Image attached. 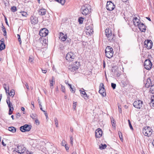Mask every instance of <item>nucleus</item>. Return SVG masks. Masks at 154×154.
Listing matches in <instances>:
<instances>
[{"instance_id":"nucleus-1","label":"nucleus","mask_w":154,"mask_h":154,"mask_svg":"<svg viewBox=\"0 0 154 154\" xmlns=\"http://www.w3.org/2000/svg\"><path fill=\"white\" fill-rule=\"evenodd\" d=\"M105 34L110 42H113L115 40V35L112 33V31L109 28L105 30Z\"/></svg>"},{"instance_id":"nucleus-2","label":"nucleus","mask_w":154,"mask_h":154,"mask_svg":"<svg viewBox=\"0 0 154 154\" xmlns=\"http://www.w3.org/2000/svg\"><path fill=\"white\" fill-rule=\"evenodd\" d=\"M113 49L110 46H107L105 50L106 56L108 58H110L113 55Z\"/></svg>"},{"instance_id":"nucleus-3","label":"nucleus","mask_w":154,"mask_h":154,"mask_svg":"<svg viewBox=\"0 0 154 154\" xmlns=\"http://www.w3.org/2000/svg\"><path fill=\"white\" fill-rule=\"evenodd\" d=\"M152 129L149 127H147L143 129V134L146 136L149 137L152 134Z\"/></svg>"},{"instance_id":"nucleus-4","label":"nucleus","mask_w":154,"mask_h":154,"mask_svg":"<svg viewBox=\"0 0 154 154\" xmlns=\"http://www.w3.org/2000/svg\"><path fill=\"white\" fill-rule=\"evenodd\" d=\"M79 63L76 61L75 63L69 65V66L68 69L70 71L74 72L79 68Z\"/></svg>"},{"instance_id":"nucleus-5","label":"nucleus","mask_w":154,"mask_h":154,"mask_svg":"<svg viewBox=\"0 0 154 154\" xmlns=\"http://www.w3.org/2000/svg\"><path fill=\"white\" fill-rule=\"evenodd\" d=\"M26 150V148L23 146L18 144L17 148H15L13 151H15L16 152L21 154L24 153Z\"/></svg>"},{"instance_id":"nucleus-6","label":"nucleus","mask_w":154,"mask_h":154,"mask_svg":"<svg viewBox=\"0 0 154 154\" xmlns=\"http://www.w3.org/2000/svg\"><path fill=\"white\" fill-rule=\"evenodd\" d=\"M90 6L88 5H83L82 7L81 10L83 14L86 15L88 14L89 10L88 8Z\"/></svg>"},{"instance_id":"nucleus-7","label":"nucleus","mask_w":154,"mask_h":154,"mask_svg":"<svg viewBox=\"0 0 154 154\" xmlns=\"http://www.w3.org/2000/svg\"><path fill=\"white\" fill-rule=\"evenodd\" d=\"M114 4L111 1H108L106 6L107 9L109 11H112L115 8Z\"/></svg>"},{"instance_id":"nucleus-8","label":"nucleus","mask_w":154,"mask_h":154,"mask_svg":"<svg viewBox=\"0 0 154 154\" xmlns=\"http://www.w3.org/2000/svg\"><path fill=\"white\" fill-rule=\"evenodd\" d=\"M143 104V101L140 100L135 101L133 103V105L135 108L139 109L142 107Z\"/></svg>"},{"instance_id":"nucleus-9","label":"nucleus","mask_w":154,"mask_h":154,"mask_svg":"<svg viewBox=\"0 0 154 154\" xmlns=\"http://www.w3.org/2000/svg\"><path fill=\"white\" fill-rule=\"evenodd\" d=\"M152 64L149 60H146L144 63V68L147 70L150 69L152 67Z\"/></svg>"},{"instance_id":"nucleus-10","label":"nucleus","mask_w":154,"mask_h":154,"mask_svg":"<svg viewBox=\"0 0 154 154\" xmlns=\"http://www.w3.org/2000/svg\"><path fill=\"white\" fill-rule=\"evenodd\" d=\"M75 57V55L71 52H68L66 57V60L70 61H73Z\"/></svg>"},{"instance_id":"nucleus-11","label":"nucleus","mask_w":154,"mask_h":154,"mask_svg":"<svg viewBox=\"0 0 154 154\" xmlns=\"http://www.w3.org/2000/svg\"><path fill=\"white\" fill-rule=\"evenodd\" d=\"M31 126L30 125L26 124L23 126H21L20 127V130L22 132L28 131L31 129Z\"/></svg>"},{"instance_id":"nucleus-12","label":"nucleus","mask_w":154,"mask_h":154,"mask_svg":"<svg viewBox=\"0 0 154 154\" xmlns=\"http://www.w3.org/2000/svg\"><path fill=\"white\" fill-rule=\"evenodd\" d=\"M99 92L103 96H106L105 90L104 88V85L103 83H101L100 84Z\"/></svg>"},{"instance_id":"nucleus-13","label":"nucleus","mask_w":154,"mask_h":154,"mask_svg":"<svg viewBox=\"0 0 154 154\" xmlns=\"http://www.w3.org/2000/svg\"><path fill=\"white\" fill-rule=\"evenodd\" d=\"M144 46L147 49H151L152 46V42L150 40H147L144 42Z\"/></svg>"},{"instance_id":"nucleus-14","label":"nucleus","mask_w":154,"mask_h":154,"mask_svg":"<svg viewBox=\"0 0 154 154\" xmlns=\"http://www.w3.org/2000/svg\"><path fill=\"white\" fill-rule=\"evenodd\" d=\"M48 30L46 28H43L41 29L39 32V35L42 37H45L48 34Z\"/></svg>"},{"instance_id":"nucleus-15","label":"nucleus","mask_w":154,"mask_h":154,"mask_svg":"<svg viewBox=\"0 0 154 154\" xmlns=\"http://www.w3.org/2000/svg\"><path fill=\"white\" fill-rule=\"evenodd\" d=\"M102 131L101 129L98 128L95 131V136L96 137L99 138L102 134Z\"/></svg>"},{"instance_id":"nucleus-16","label":"nucleus","mask_w":154,"mask_h":154,"mask_svg":"<svg viewBox=\"0 0 154 154\" xmlns=\"http://www.w3.org/2000/svg\"><path fill=\"white\" fill-rule=\"evenodd\" d=\"M30 21L32 24L35 25L38 22V19L35 16H31L30 17Z\"/></svg>"},{"instance_id":"nucleus-17","label":"nucleus","mask_w":154,"mask_h":154,"mask_svg":"<svg viewBox=\"0 0 154 154\" xmlns=\"http://www.w3.org/2000/svg\"><path fill=\"white\" fill-rule=\"evenodd\" d=\"M6 103L8 105V107L9 108V109H14V107L12 103H11L10 100V98L9 97H8L7 98L6 100Z\"/></svg>"},{"instance_id":"nucleus-18","label":"nucleus","mask_w":154,"mask_h":154,"mask_svg":"<svg viewBox=\"0 0 154 154\" xmlns=\"http://www.w3.org/2000/svg\"><path fill=\"white\" fill-rule=\"evenodd\" d=\"M138 27L141 32H145L146 30V26L143 23H141L138 26Z\"/></svg>"},{"instance_id":"nucleus-19","label":"nucleus","mask_w":154,"mask_h":154,"mask_svg":"<svg viewBox=\"0 0 154 154\" xmlns=\"http://www.w3.org/2000/svg\"><path fill=\"white\" fill-rule=\"evenodd\" d=\"M39 15L42 16L45 15L46 13V10L45 9H41L38 11Z\"/></svg>"},{"instance_id":"nucleus-20","label":"nucleus","mask_w":154,"mask_h":154,"mask_svg":"<svg viewBox=\"0 0 154 154\" xmlns=\"http://www.w3.org/2000/svg\"><path fill=\"white\" fill-rule=\"evenodd\" d=\"M93 26V25L92 24H91L90 25L86 26L87 30V32H88L90 34V33L92 34L93 32V31L92 29Z\"/></svg>"},{"instance_id":"nucleus-21","label":"nucleus","mask_w":154,"mask_h":154,"mask_svg":"<svg viewBox=\"0 0 154 154\" xmlns=\"http://www.w3.org/2000/svg\"><path fill=\"white\" fill-rule=\"evenodd\" d=\"M133 21L134 25L135 26H138L140 24V21L137 17H134L133 19Z\"/></svg>"},{"instance_id":"nucleus-22","label":"nucleus","mask_w":154,"mask_h":154,"mask_svg":"<svg viewBox=\"0 0 154 154\" xmlns=\"http://www.w3.org/2000/svg\"><path fill=\"white\" fill-rule=\"evenodd\" d=\"M152 85L151 80V79L149 78L146 81V83L145 84L146 87L149 88L150 86Z\"/></svg>"},{"instance_id":"nucleus-23","label":"nucleus","mask_w":154,"mask_h":154,"mask_svg":"<svg viewBox=\"0 0 154 154\" xmlns=\"http://www.w3.org/2000/svg\"><path fill=\"white\" fill-rule=\"evenodd\" d=\"M60 38H61V40L63 41H64L66 40L67 38V36L66 34L64 35L63 32H60Z\"/></svg>"},{"instance_id":"nucleus-24","label":"nucleus","mask_w":154,"mask_h":154,"mask_svg":"<svg viewBox=\"0 0 154 154\" xmlns=\"http://www.w3.org/2000/svg\"><path fill=\"white\" fill-rule=\"evenodd\" d=\"M84 91V90L83 88H81V89L80 90V93L82 94V96L84 97H88V96Z\"/></svg>"},{"instance_id":"nucleus-25","label":"nucleus","mask_w":154,"mask_h":154,"mask_svg":"<svg viewBox=\"0 0 154 154\" xmlns=\"http://www.w3.org/2000/svg\"><path fill=\"white\" fill-rule=\"evenodd\" d=\"M8 130L13 132L15 133L16 131V128L14 127H9L8 128Z\"/></svg>"},{"instance_id":"nucleus-26","label":"nucleus","mask_w":154,"mask_h":154,"mask_svg":"<svg viewBox=\"0 0 154 154\" xmlns=\"http://www.w3.org/2000/svg\"><path fill=\"white\" fill-rule=\"evenodd\" d=\"M66 84L68 85L69 87L70 88V91L74 93L75 92V89H73L72 86V85L71 84H69L68 83H66Z\"/></svg>"},{"instance_id":"nucleus-27","label":"nucleus","mask_w":154,"mask_h":154,"mask_svg":"<svg viewBox=\"0 0 154 154\" xmlns=\"http://www.w3.org/2000/svg\"><path fill=\"white\" fill-rule=\"evenodd\" d=\"M5 45L4 42L2 43L0 45V50H2L5 48Z\"/></svg>"},{"instance_id":"nucleus-28","label":"nucleus","mask_w":154,"mask_h":154,"mask_svg":"<svg viewBox=\"0 0 154 154\" xmlns=\"http://www.w3.org/2000/svg\"><path fill=\"white\" fill-rule=\"evenodd\" d=\"M30 117L34 119H36L37 118V115L35 113H32L30 115Z\"/></svg>"},{"instance_id":"nucleus-29","label":"nucleus","mask_w":154,"mask_h":154,"mask_svg":"<svg viewBox=\"0 0 154 154\" xmlns=\"http://www.w3.org/2000/svg\"><path fill=\"white\" fill-rule=\"evenodd\" d=\"M54 80V78L53 77H52V80H50V88H51V89H52L53 88V87L52 86L53 85V80Z\"/></svg>"},{"instance_id":"nucleus-30","label":"nucleus","mask_w":154,"mask_h":154,"mask_svg":"<svg viewBox=\"0 0 154 154\" xmlns=\"http://www.w3.org/2000/svg\"><path fill=\"white\" fill-rule=\"evenodd\" d=\"M15 94V92L14 90H11L10 92L9 93V95L13 97Z\"/></svg>"},{"instance_id":"nucleus-31","label":"nucleus","mask_w":154,"mask_h":154,"mask_svg":"<svg viewBox=\"0 0 154 154\" xmlns=\"http://www.w3.org/2000/svg\"><path fill=\"white\" fill-rule=\"evenodd\" d=\"M56 1L60 3L62 5H63L65 2V0H55Z\"/></svg>"},{"instance_id":"nucleus-32","label":"nucleus","mask_w":154,"mask_h":154,"mask_svg":"<svg viewBox=\"0 0 154 154\" xmlns=\"http://www.w3.org/2000/svg\"><path fill=\"white\" fill-rule=\"evenodd\" d=\"M150 90V92L152 94L154 93V85H152Z\"/></svg>"},{"instance_id":"nucleus-33","label":"nucleus","mask_w":154,"mask_h":154,"mask_svg":"<svg viewBox=\"0 0 154 154\" xmlns=\"http://www.w3.org/2000/svg\"><path fill=\"white\" fill-rule=\"evenodd\" d=\"M106 146H107L106 144H104L103 145L102 144L101 146L100 145L99 146V148L100 149H105L106 148Z\"/></svg>"},{"instance_id":"nucleus-34","label":"nucleus","mask_w":154,"mask_h":154,"mask_svg":"<svg viewBox=\"0 0 154 154\" xmlns=\"http://www.w3.org/2000/svg\"><path fill=\"white\" fill-rule=\"evenodd\" d=\"M84 19V18L82 17H79L78 19V21L79 22V23L80 24H82L83 20Z\"/></svg>"},{"instance_id":"nucleus-35","label":"nucleus","mask_w":154,"mask_h":154,"mask_svg":"<svg viewBox=\"0 0 154 154\" xmlns=\"http://www.w3.org/2000/svg\"><path fill=\"white\" fill-rule=\"evenodd\" d=\"M119 137L122 141H123L122 133L120 131L118 132Z\"/></svg>"},{"instance_id":"nucleus-36","label":"nucleus","mask_w":154,"mask_h":154,"mask_svg":"<svg viewBox=\"0 0 154 154\" xmlns=\"http://www.w3.org/2000/svg\"><path fill=\"white\" fill-rule=\"evenodd\" d=\"M111 123H112V126L115 127L116 123H115V122L114 121V120L112 118V119H111Z\"/></svg>"},{"instance_id":"nucleus-37","label":"nucleus","mask_w":154,"mask_h":154,"mask_svg":"<svg viewBox=\"0 0 154 154\" xmlns=\"http://www.w3.org/2000/svg\"><path fill=\"white\" fill-rule=\"evenodd\" d=\"M21 14L23 16L26 17L27 16L28 14H27V13L26 12H25V11L21 12Z\"/></svg>"},{"instance_id":"nucleus-38","label":"nucleus","mask_w":154,"mask_h":154,"mask_svg":"<svg viewBox=\"0 0 154 154\" xmlns=\"http://www.w3.org/2000/svg\"><path fill=\"white\" fill-rule=\"evenodd\" d=\"M61 91L63 93L65 92V88L64 86L61 85Z\"/></svg>"},{"instance_id":"nucleus-39","label":"nucleus","mask_w":154,"mask_h":154,"mask_svg":"<svg viewBox=\"0 0 154 154\" xmlns=\"http://www.w3.org/2000/svg\"><path fill=\"white\" fill-rule=\"evenodd\" d=\"M54 122H55V124L56 126V127H58V120L57 118H54Z\"/></svg>"},{"instance_id":"nucleus-40","label":"nucleus","mask_w":154,"mask_h":154,"mask_svg":"<svg viewBox=\"0 0 154 154\" xmlns=\"http://www.w3.org/2000/svg\"><path fill=\"white\" fill-rule=\"evenodd\" d=\"M11 10L12 12H15L17 11L16 7L15 6L12 7L11 8Z\"/></svg>"},{"instance_id":"nucleus-41","label":"nucleus","mask_w":154,"mask_h":154,"mask_svg":"<svg viewBox=\"0 0 154 154\" xmlns=\"http://www.w3.org/2000/svg\"><path fill=\"white\" fill-rule=\"evenodd\" d=\"M17 36L18 40L19 42L20 45H21V44L22 42L21 40L20 36V35L19 34H17Z\"/></svg>"},{"instance_id":"nucleus-42","label":"nucleus","mask_w":154,"mask_h":154,"mask_svg":"<svg viewBox=\"0 0 154 154\" xmlns=\"http://www.w3.org/2000/svg\"><path fill=\"white\" fill-rule=\"evenodd\" d=\"M115 73L116 76L117 77H118L121 74V72L120 71L118 72L117 71H116V72H115Z\"/></svg>"},{"instance_id":"nucleus-43","label":"nucleus","mask_w":154,"mask_h":154,"mask_svg":"<svg viewBox=\"0 0 154 154\" xmlns=\"http://www.w3.org/2000/svg\"><path fill=\"white\" fill-rule=\"evenodd\" d=\"M128 124H129V125L130 126V129L131 130H133V128L131 124V122H130V120H128Z\"/></svg>"},{"instance_id":"nucleus-44","label":"nucleus","mask_w":154,"mask_h":154,"mask_svg":"<svg viewBox=\"0 0 154 154\" xmlns=\"http://www.w3.org/2000/svg\"><path fill=\"white\" fill-rule=\"evenodd\" d=\"M111 85L112 87L113 88V89L116 88V84H115L113 83H111Z\"/></svg>"},{"instance_id":"nucleus-45","label":"nucleus","mask_w":154,"mask_h":154,"mask_svg":"<svg viewBox=\"0 0 154 154\" xmlns=\"http://www.w3.org/2000/svg\"><path fill=\"white\" fill-rule=\"evenodd\" d=\"M121 84L122 85V86L123 87L125 86L126 85L127 83L125 82L124 81H122L121 82Z\"/></svg>"},{"instance_id":"nucleus-46","label":"nucleus","mask_w":154,"mask_h":154,"mask_svg":"<svg viewBox=\"0 0 154 154\" xmlns=\"http://www.w3.org/2000/svg\"><path fill=\"white\" fill-rule=\"evenodd\" d=\"M77 105V102H73V108L75 109V108L76 107Z\"/></svg>"},{"instance_id":"nucleus-47","label":"nucleus","mask_w":154,"mask_h":154,"mask_svg":"<svg viewBox=\"0 0 154 154\" xmlns=\"http://www.w3.org/2000/svg\"><path fill=\"white\" fill-rule=\"evenodd\" d=\"M13 110L14 109H9V112L8 113L9 115H11L12 114Z\"/></svg>"},{"instance_id":"nucleus-48","label":"nucleus","mask_w":154,"mask_h":154,"mask_svg":"<svg viewBox=\"0 0 154 154\" xmlns=\"http://www.w3.org/2000/svg\"><path fill=\"white\" fill-rule=\"evenodd\" d=\"M70 142L71 144H72L73 143V138L72 137L70 136Z\"/></svg>"},{"instance_id":"nucleus-49","label":"nucleus","mask_w":154,"mask_h":154,"mask_svg":"<svg viewBox=\"0 0 154 154\" xmlns=\"http://www.w3.org/2000/svg\"><path fill=\"white\" fill-rule=\"evenodd\" d=\"M20 116V114L19 113H18L16 114V116L17 118H18Z\"/></svg>"},{"instance_id":"nucleus-50","label":"nucleus","mask_w":154,"mask_h":154,"mask_svg":"<svg viewBox=\"0 0 154 154\" xmlns=\"http://www.w3.org/2000/svg\"><path fill=\"white\" fill-rule=\"evenodd\" d=\"M65 149L66 150H68L69 149V147L68 146V145L66 144H65L64 145Z\"/></svg>"},{"instance_id":"nucleus-51","label":"nucleus","mask_w":154,"mask_h":154,"mask_svg":"<svg viewBox=\"0 0 154 154\" xmlns=\"http://www.w3.org/2000/svg\"><path fill=\"white\" fill-rule=\"evenodd\" d=\"M35 122L38 125H39V122L38 120L37 119V118L36 119H35Z\"/></svg>"},{"instance_id":"nucleus-52","label":"nucleus","mask_w":154,"mask_h":154,"mask_svg":"<svg viewBox=\"0 0 154 154\" xmlns=\"http://www.w3.org/2000/svg\"><path fill=\"white\" fill-rule=\"evenodd\" d=\"M65 141L64 140H63L62 141V145L63 146H64V145H65Z\"/></svg>"},{"instance_id":"nucleus-53","label":"nucleus","mask_w":154,"mask_h":154,"mask_svg":"<svg viewBox=\"0 0 154 154\" xmlns=\"http://www.w3.org/2000/svg\"><path fill=\"white\" fill-rule=\"evenodd\" d=\"M3 32H4V34H3V35L5 36L6 35H7V32H6V30H4L3 31Z\"/></svg>"},{"instance_id":"nucleus-54","label":"nucleus","mask_w":154,"mask_h":154,"mask_svg":"<svg viewBox=\"0 0 154 154\" xmlns=\"http://www.w3.org/2000/svg\"><path fill=\"white\" fill-rule=\"evenodd\" d=\"M42 72L44 73H46L47 72V70L46 69L43 70L42 69Z\"/></svg>"},{"instance_id":"nucleus-55","label":"nucleus","mask_w":154,"mask_h":154,"mask_svg":"<svg viewBox=\"0 0 154 154\" xmlns=\"http://www.w3.org/2000/svg\"><path fill=\"white\" fill-rule=\"evenodd\" d=\"M29 60L30 62H32L33 60V59L32 58H31L30 57H29Z\"/></svg>"},{"instance_id":"nucleus-56","label":"nucleus","mask_w":154,"mask_h":154,"mask_svg":"<svg viewBox=\"0 0 154 154\" xmlns=\"http://www.w3.org/2000/svg\"><path fill=\"white\" fill-rule=\"evenodd\" d=\"M2 144L4 146H6V144L4 143V142H3V140H2Z\"/></svg>"},{"instance_id":"nucleus-57","label":"nucleus","mask_w":154,"mask_h":154,"mask_svg":"<svg viewBox=\"0 0 154 154\" xmlns=\"http://www.w3.org/2000/svg\"><path fill=\"white\" fill-rule=\"evenodd\" d=\"M151 103H152L154 105L153 106H154V100L152 99L151 100Z\"/></svg>"},{"instance_id":"nucleus-58","label":"nucleus","mask_w":154,"mask_h":154,"mask_svg":"<svg viewBox=\"0 0 154 154\" xmlns=\"http://www.w3.org/2000/svg\"><path fill=\"white\" fill-rule=\"evenodd\" d=\"M25 86L26 87V88L28 89H29V86L28 85V84L26 83V84L25 85Z\"/></svg>"},{"instance_id":"nucleus-59","label":"nucleus","mask_w":154,"mask_h":154,"mask_svg":"<svg viewBox=\"0 0 154 154\" xmlns=\"http://www.w3.org/2000/svg\"><path fill=\"white\" fill-rule=\"evenodd\" d=\"M8 90H5V91H6V93H8V94H9V88H8Z\"/></svg>"},{"instance_id":"nucleus-60","label":"nucleus","mask_w":154,"mask_h":154,"mask_svg":"<svg viewBox=\"0 0 154 154\" xmlns=\"http://www.w3.org/2000/svg\"><path fill=\"white\" fill-rule=\"evenodd\" d=\"M119 112L121 113L122 112V109L121 108H120L119 107Z\"/></svg>"},{"instance_id":"nucleus-61","label":"nucleus","mask_w":154,"mask_h":154,"mask_svg":"<svg viewBox=\"0 0 154 154\" xmlns=\"http://www.w3.org/2000/svg\"><path fill=\"white\" fill-rule=\"evenodd\" d=\"M40 109L43 112H45V111L43 110L42 107H40Z\"/></svg>"},{"instance_id":"nucleus-62","label":"nucleus","mask_w":154,"mask_h":154,"mask_svg":"<svg viewBox=\"0 0 154 154\" xmlns=\"http://www.w3.org/2000/svg\"><path fill=\"white\" fill-rule=\"evenodd\" d=\"M27 154H32V153L30 152L29 151H26Z\"/></svg>"},{"instance_id":"nucleus-63","label":"nucleus","mask_w":154,"mask_h":154,"mask_svg":"<svg viewBox=\"0 0 154 154\" xmlns=\"http://www.w3.org/2000/svg\"><path fill=\"white\" fill-rule=\"evenodd\" d=\"M70 131L71 132H73V128H72L71 127L70 128Z\"/></svg>"},{"instance_id":"nucleus-64","label":"nucleus","mask_w":154,"mask_h":154,"mask_svg":"<svg viewBox=\"0 0 154 154\" xmlns=\"http://www.w3.org/2000/svg\"><path fill=\"white\" fill-rule=\"evenodd\" d=\"M146 18L149 21H151V20L149 17H146Z\"/></svg>"}]
</instances>
